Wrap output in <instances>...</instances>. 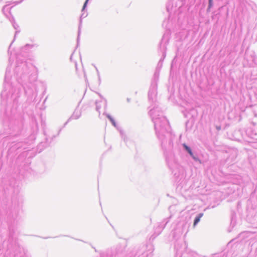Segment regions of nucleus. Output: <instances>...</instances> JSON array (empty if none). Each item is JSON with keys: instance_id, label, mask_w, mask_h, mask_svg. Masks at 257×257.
I'll return each instance as SVG.
<instances>
[{"instance_id": "obj_32", "label": "nucleus", "mask_w": 257, "mask_h": 257, "mask_svg": "<svg viewBox=\"0 0 257 257\" xmlns=\"http://www.w3.org/2000/svg\"><path fill=\"white\" fill-rule=\"evenodd\" d=\"M127 101L128 102H129L130 101V98H127Z\"/></svg>"}, {"instance_id": "obj_8", "label": "nucleus", "mask_w": 257, "mask_h": 257, "mask_svg": "<svg viewBox=\"0 0 257 257\" xmlns=\"http://www.w3.org/2000/svg\"><path fill=\"white\" fill-rule=\"evenodd\" d=\"M100 96L101 98V100L100 101H96L95 105H96V110L97 111L99 112V114H100V109L102 106V104L103 106L104 109L105 110L107 107V101L106 100L102 97L100 95Z\"/></svg>"}, {"instance_id": "obj_22", "label": "nucleus", "mask_w": 257, "mask_h": 257, "mask_svg": "<svg viewBox=\"0 0 257 257\" xmlns=\"http://www.w3.org/2000/svg\"><path fill=\"white\" fill-rule=\"evenodd\" d=\"M252 61L254 62L255 65L257 66V56H254L253 58Z\"/></svg>"}, {"instance_id": "obj_18", "label": "nucleus", "mask_w": 257, "mask_h": 257, "mask_svg": "<svg viewBox=\"0 0 257 257\" xmlns=\"http://www.w3.org/2000/svg\"><path fill=\"white\" fill-rule=\"evenodd\" d=\"M162 66H163V63L161 61H159L156 69H157L158 70L160 71V69H161Z\"/></svg>"}, {"instance_id": "obj_23", "label": "nucleus", "mask_w": 257, "mask_h": 257, "mask_svg": "<svg viewBox=\"0 0 257 257\" xmlns=\"http://www.w3.org/2000/svg\"><path fill=\"white\" fill-rule=\"evenodd\" d=\"M82 73H83V74L84 77L85 78V82H87L88 80H87V77H86V73H85V71H84V70H83V71H82Z\"/></svg>"}, {"instance_id": "obj_1", "label": "nucleus", "mask_w": 257, "mask_h": 257, "mask_svg": "<svg viewBox=\"0 0 257 257\" xmlns=\"http://www.w3.org/2000/svg\"><path fill=\"white\" fill-rule=\"evenodd\" d=\"M149 114L154 124L157 137L161 142L168 166L174 174L178 185H181L185 177L184 170L172 152L175 135L171 132L168 120L162 114L158 106L155 105L151 109Z\"/></svg>"}, {"instance_id": "obj_16", "label": "nucleus", "mask_w": 257, "mask_h": 257, "mask_svg": "<svg viewBox=\"0 0 257 257\" xmlns=\"http://www.w3.org/2000/svg\"><path fill=\"white\" fill-rule=\"evenodd\" d=\"M103 114L106 116V117L110 120L112 124L115 127H117V124L113 119V118L108 113H106L105 112H103Z\"/></svg>"}, {"instance_id": "obj_7", "label": "nucleus", "mask_w": 257, "mask_h": 257, "mask_svg": "<svg viewBox=\"0 0 257 257\" xmlns=\"http://www.w3.org/2000/svg\"><path fill=\"white\" fill-rule=\"evenodd\" d=\"M229 155L226 159V161L228 163H231L235 161L237 155L238 151L236 149L233 148L229 151Z\"/></svg>"}, {"instance_id": "obj_17", "label": "nucleus", "mask_w": 257, "mask_h": 257, "mask_svg": "<svg viewBox=\"0 0 257 257\" xmlns=\"http://www.w3.org/2000/svg\"><path fill=\"white\" fill-rule=\"evenodd\" d=\"M203 213H199L195 217L193 222V226L195 227L200 221L201 218L203 216Z\"/></svg>"}, {"instance_id": "obj_29", "label": "nucleus", "mask_w": 257, "mask_h": 257, "mask_svg": "<svg viewBox=\"0 0 257 257\" xmlns=\"http://www.w3.org/2000/svg\"><path fill=\"white\" fill-rule=\"evenodd\" d=\"M69 121H68V119L67 120V121L64 123V127L68 123Z\"/></svg>"}, {"instance_id": "obj_27", "label": "nucleus", "mask_w": 257, "mask_h": 257, "mask_svg": "<svg viewBox=\"0 0 257 257\" xmlns=\"http://www.w3.org/2000/svg\"><path fill=\"white\" fill-rule=\"evenodd\" d=\"M75 68H76V71L77 73H78V69H77V64H75ZM78 76H80V75L79 74H78Z\"/></svg>"}, {"instance_id": "obj_10", "label": "nucleus", "mask_w": 257, "mask_h": 257, "mask_svg": "<svg viewBox=\"0 0 257 257\" xmlns=\"http://www.w3.org/2000/svg\"><path fill=\"white\" fill-rule=\"evenodd\" d=\"M166 10L169 13V17H171V15L172 13H175L177 10V6H173V1H169L166 4Z\"/></svg>"}, {"instance_id": "obj_11", "label": "nucleus", "mask_w": 257, "mask_h": 257, "mask_svg": "<svg viewBox=\"0 0 257 257\" xmlns=\"http://www.w3.org/2000/svg\"><path fill=\"white\" fill-rule=\"evenodd\" d=\"M100 257H121V254L119 253L118 250L116 251L115 254L112 253L111 250H108L105 252L101 253Z\"/></svg>"}, {"instance_id": "obj_26", "label": "nucleus", "mask_w": 257, "mask_h": 257, "mask_svg": "<svg viewBox=\"0 0 257 257\" xmlns=\"http://www.w3.org/2000/svg\"><path fill=\"white\" fill-rule=\"evenodd\" d=\"M34 71H36V72L37 73L38 69L35 66H33V73L34 72Z\"/></svg>"}, {"instance_id": "obj_21", "label": "nucleus", "mask_w": 257, "mask_h": 257, "mask_svg": "<svg viewBox=\"0 0 257 257\" xmlns=\"http://www.w3.org/2000/svg\"><path fill=\"white\" fill-rule=\"evenodd\" d=\"M95 68L96 72H97V75L98 76V80H99V81H100V73H99V70H98L96 66H95Z\"/></svg>"}, {"instance_id": "obj_28", "label": "nucleus", "mask_w": 257, "mask_h": 257, "mask_svg": "<svg viewBox=\"0 0 257 257\" xmlns=\"http://www.w3.org/2000/svg\"><path fill=\"white\" fill-rule=\"evenodd\" d=\"M210 9H209V7H207V10H206L207 12V13L210 12Z\"/></svg>"}, {"instance_id": "obj_35", "label": "nucleus", "mask_w": 257, "mask_h": 257, "mask_svg": "<svg viewBox=\"0 0 257 257\" xmlns=\"http://www.w3.org/2000/svg\"><path fill=\"white\" fill-rule=\"evenodd\" d=\"M233 223V220L232 219H231V224H232Z\"/></svg>"}, {"instance_id": "obj_2", "label": "nucleus", "mask_w": 257, "mask_h": 257, "mask_svg": "<svg viewBox=\"0 0 257 257\" xmlns=\"http://www.w3.org/2000/svg\"><path fill=\"white\" fill-rule=\"evenodd\" d=\"M33 87L35 89V97L33 102H37L36 105V108L40 110L45 109V102H46L48 96H46L42 103H40L42 98L45 94L47 90V85L45 82L42 81H37L35 84H33Z\"/></svg>"}, {"instance_id": "obj_6", "label": "nucleus", "mask_w": 257, "mask_h": 257, "mask_svg": "<svg viewBox=\"0 0 257 257\" xmlns=\"http://www.w3.org/2000/svg\"><path fill=\"white\" fill-rule=\"evenodd\" d=\"M168 42V39L167 38L165 39V36L164 35L160 44V49L161 50L162 52V56L161 59H160L159 61H161L162 63L163 62V61L166 56V43Z\"/></svg>"}, {"instance_id": "obj_30", "label": "nucleus", "mask_w": 257, "mask_h": 257, "mask_svg": "<svg viewBox=\"0 0 257 257\" xmlns=\"http://www.w3.org/2000/svg\"><path fill=\"white\" fill-rule=\"evenodd\" d=\"M120 133L122 138H123V133L122 131H120Z\"/></svg>"}, {"instance_id": "obj_19", "label": "nucleus", "mask_w": 257, "mask_h": 257, "mask_svg": "<svg viewBox=\"0 0 257 257\" xmlns=\"http://www.w3.org/2000/svg\"><path fill=\"white\" fill-rule=\"evenodd\" d=\"M89 0H86L83 4V7H82V12H83V11H84V10L86 9V8L87 7V4H88V3L89 2Z\"/></svg>"}, {"instance_id": "obj_24", "label": "nucleus", "mask_w": 257, "mask_h": 257, "mask_svg": "<svg viewBox=\"0 0 257 257\" xmlns=\"http://www.w3.org/2000/svg\"><path fill=\"white\" fill-rule=\"evenodd\" d=\"M147 247H149V250H151V252H152L153 251V250H154V249H152L153 248V246L152 244H149L147 245Z\"/></svg>"}, {"instance_id": "obj_3", "label": "nucleus", "mask_w": 257, "mask_h": 257, "mask_svg": "<svg viewBox=\"0 0 257 257\" xmlns=\"http://www.w3.org/2000/svg\"><path fill=\"white\" fill-rule=\"evenodd\" d=\"M45 122H42V126L43 130V134L45 139L43 141L41 142L35 149V153H40L44 149L49 147L52 141L59 135L61 129L59 130L57 135L52 134V131L51 129H47L45 128Z\"/></svg>"}, {"instance_id": "obj_14", "label": "nucleus", "mask_w": 257, "mask_h": 257, "mask_svg": "<svg viewBox=\"0 0 257 257\" xmlns=\"http://www.w3.org/2000/svg\"><path fill=\"white\" fill-rule=\"evenodd\" d=\"M87 16V14L86 15H84V14L83 13L80 17V20L79 22V25L78 27V36L77 38V46H78L79 40H80V33H81V30H80V27L82 23V20L81 19L83 18H85Z\"/></svg>"}, {"instance_id": "obj_31", "label": "nucleus", "mask_w": 257, "mask_h": 257, "mask_svg": "<svg viewBox=\"0 0 257 257\" xmlns=\"http://www.w3.org/2000/svg\"><path fill=\"white\" fill-rule=\"evenodd\" d=\"M246 142H248V143H251V141L249 140H245Z\"/></svg>"}, {"instance_id": "obj_25", "label": "nucleus", "mask_w": 257, "mask_h": 257, "mask_svg": "<svg viewBox=\"0 0 257 257\" xmlns=\"http://www.w3.org/2000/svg\"><path fill=\"white\" fill-rule=\"evenodd\" d=\"M166 23L167 22H166V21H164L162 24V25L163 27H165V28H167V25Z\"/></svg>"}, {"instance_id": "obj_12", "label": "nucleus", "mask_w": 257, "mask_h": 257, "mask_svg": "<svg viewBox=\"0 0 257 257\" xmlns=\"http://www.w3.org/2000/svg\"><path fill=\"white\" fill-rule=\"evenodd\" d=\"M246 135L248 136L250 139L252 138L254 136L257 135V128L253 127H250L246 131Z\"/></svg>"}, {"instance_id": "obj_36", "label": "nucleus", "mask_w": 257, "mask_h": 257, "mask_svg": "<svg viewBox=\"0 0 257 257\" xmlns=\"http://www.w3.org/2000/svg\"><path fill=\"white\" fill-rule=\"evenodd\" d=\"M93 248H94V250H95V251H96H96H97V250L95 249V248H94V247H93Z\"/></svg>"}, {"instance_id": "obj_20", "label": "nucleus", "mask_w": 257, "mask_h": 257, "mask_svg": "<svg viewBox=\"0 0 257 257\" xmlns=\"http://www.w3.org/2000/svg\"><path fill=\"white\" fill-rule=\"evenodd\" d=\"M213 6V0H208V5L209 9H211Z\"/></svg>"}, {"instance_id": "obj_4", "label": "nucleus", "mask_w": 257, "mask_h": 257, "mask_svg": "<svg viewBox=\"0 0 257 257\" xmlns=\"http://www.w3.org/2000/svg\"><path fill=\"white\" fill-rule=\"evenodd\" d=\"M183 151L190 157L196 163L201 164L202 161L199 159L197 152L193 151L190 147L185 143L182 144Z\"/></svg>"}, {"instance_id": "obj_13", "label": "nucleus", "mask_w": 257, "mask_h": 257, "mask_svg": "<svg viewBox=\"0 0 257 257\" xmlns=\"http://www.w3.org/2000/svg\"><path fill=\"white\" fill-rule=\"evenodd\" d=\"M81 115V111L78 108H76L74 111L71 117H70L68 119V121L72 119H78Z\"/></svg>"}, {"instance_id": "obj_9", "label": "nucleus", "mask_w": 257, "mask_h": 257, "mask_svg": "<svg viewBox=\"0 0 257 257\" xmlns=\"http://www.w3.org/2000/svg\"><path fill=\"white\" fill-rule=\"evenodd\" d=\"M169 218L165 219L162 222L159 223L158 226L155 228L154 234H155L156 236L160 234L161 231L169 222Z\"/></svg>"}, {"instance_id": "obj_15", "label": "nucleus", "mask_w": 257, "mask_h": 257, "mask_svg": "<svg viewBox=\"0 0 257 257\" xmlns=\"http://www.w3.org/2000/svg\"><path fill=\"white\" fill-rule=\"evenodd\" d=\"M159 73L160 71L156 69L151 83L155 82L156 84H157V81H158L159 78Z\"/></svg>"}, {"instance_id": "obj_33", "label": "nucleus", "mask_w": 257, "mask_h": 257, "mask_svg": "<svg viewBox=\"0 0 257 257\" xmlns=\"http://www.w3.org/2000/svg\"><path fill=\"white\" fill-rule=\"evenodd\" d=\"M216 128H217V130H219L220 129V126L217 127Z\"/></svg>"}, {"instance_id": "obj_34", "label": "nucleus", "mask_w": 257, "mask_h": 257, "mask_svg": "<svg viewBox=\"0 0 257 257\" xmlns=\"http://www.w3.org/2000/svg\"><path fill=\"white\" fill-rule=\"evenodd\" d=\"M36 127L37 128L38 127V123L37 122H36Z\"/></svg>"}, {"instance_id": "obj_5", "label": "nucleus", "mask_w": 257, "mask_h": 257, "mask_svg": "<svg viewBox=\"0 0 257 257\" xmlns=\"http://www.w3.org/2000/svg\"><path fill=\"white\" fill-rule=\"evenodd\" d=\"M157 94V84H156L155 82L151 83V85L148 92V98L149 101L152 100L154 102L156 99Z\"/></svg>"}]
</instances>
